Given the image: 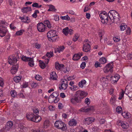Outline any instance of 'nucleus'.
Wrapping results in <instances>:
<instances>
[{
    "label": "nucleus",
    "instance_id": "nucleus-19",
    "mask_svg": "<svg viewBox=\"0 0 132 132\" xmlns=\"http://www.w3.org/2000/svg\"><path fill=\"white\" fill-rule=\"evenodd\" d=\"M127 86L126 87L125 90V94L127 95L130 99L132 100V91H129L127 88Z\"/></svg>",
    "mask_w": 132,
    "mask_h": 132
},
{
    "label": "nucleus",
    "instance_id": "nucleus-22",
    "mask_svg": "<svg viewBox=\"0 0 132 132\" xmlns=\"http://www.w3.org/2000/svg\"><path fill=\"white\" fill-rule=\"evenodd\" d=\"M13 125V123L12 122L9 121L8 122L5 127V129L6 130H9L12 127Z\"/></svg>",
    "mask_w": 132,
    "mask_h": 132
},
{
    "label": "nucleus",
    "instance_id": "nucleus-53",
    "mask_svg": "<svg viewBox=\"0 0 132 132\" xmlns=\"http://www.w3.org/2000/svg\"><path fill=\"white\" fill-rule=\"evenodd\" d=\"M36 79L38 81H40L42 79V77L39 75H37L35 76Z\"/></svg>",
    "mask_w": 132,
    "mask_h": 132
},
{
    "label": "nucleus",
    "instance_id": "nucleus-63",
    "mask_svg": "<svg viewBox=\"0 0 132 132\" xmlns=\"http://www.w3.org/2000/svg\"><path fill=\"white\" fill-rule=\"evenodd\" d=\"M35 47L37 49L39 48L40 47V45L37 43L35 44Z\"/></svg>",
    "mask_w": 132,
    "mask_h": 132
},
{
    "label": "nucleus",
    "instance_id": "nucleus-40",
    "mask_svg": "<svg viewBox=\"0 0 132 132\" xmlns=\"http://www.w3.org/2000/svg\"><path fill=\"white\" fill-rule=\"evenodd\" d=\"M89 110L90 109L88 108H82L80 110V111L83 112H87L89 111Z\"/></svg>",
    "mask_w": 132,
    "mask_h": 132
},
{
    "label": "nucleus",
    "instance_id": "nucleus-28",
    "mask_svg": "<svg viewBox=\"0 0 132 132\" xmlns=\"http://www.w3.org/2000/svg\"><path fill=\"white\" fill-rule=\"evenodd\" d=\"M86 82V81L85 79H82L79 82L78 85L80 87L82 88L83 87L84 85L85 84Z\"/></svg>",
    "mask_w": 132,
    "mask_h": 132
},
{
    "label": "nucleus",
    "instance_id": "nucleus-29",
    "mask_svg": "<svg viewBox=\"0 0 132 132\" xmlns=\"http://www.w3.org/2000/svg\"><path fill=\"white\" fill-rule=\"evenodd\" d=\"M28 61H29L28 63L29 66L31 67H33L34 66V63L33 58H30Z\"/></svg>",
    "mask_w": 132,
    "mask_h": 132
},
{
    "label": "nucleus",
    "instance_id": "nucleus-35",
    "mask_svg": "<svg viewBox=\"0 0 132 132\" xmlns=\"http://www.w3.org/2000/svg\"><path fill=\"white\" fill-rule=\"evenodd\" d=\"M127 27V26L125 24L122 23L120 26V29L121 31H123L126 29Z\"/></svg>",
    "mask_w": 132,
    "mask_h": 132
},
{
    "label": "nucleus",
    "instance_id": "nucleus-24",
    "mask_svg": "<svg viewBox=\"0 0 132 132\" xmlns=\"http://www.w3.org/2000/svg\"><path fill=\"white\" fill-rule=\"evenodd\" d=\"M113 17L114 18L113 19H110L112 22L115 23L119 21L120 17L119 16V15L117 16H113Z\"/></svg>",
    "mask_w": 132,
    "mask_h": 132
},
{
    "label": "nucleus",
    "instance_id": "nucleus-58",
    "mask_svg": "<svg viewBox=\"0 0 132 132\" xmlns=\"http://www.w3.org/2000/svg\"><path fill=\"white\" fill-rule=\"evenodd\" d=\"M123 95L124 93L123 92V91L120 94L119 97L118 98V99L119 100H121L123 96Z\"/></svg>",
    "mask_w": 132,
    "mask_h": 132
},
{
    "label": "nucleus",
    "instance_id": "nucleus-7",
    "mask_svg": "<svg viewBox=\"0 0 132 132\" xmlns=\"http://www.w3.org/2000/svg\"><path fill=\"white\" fill-rule=\"evenodd\" d=\"M113 64L112 62L110 63L107 65L104 68L103 71L105 73H106L109 71L111 72H113L112 68L113 67Z\"/></svg>",
    "mask_w": 132,
    "mask_h": 132
},
{
    "label": "nucleus",
    "instance_id": "nucleus-17",
    "mask_svg": "<svg viewBox=\"0 0 132 132\" xmlns=\"http://www.w3.org/2000/svg\"><path fill=\"white\" fill-rule=\"evenodd\" d=\"M35 115L33 113H27L26 114V117L28 120L31 121H34V118L35 117Z\"/></svg>",
    "mask_w": 132,
    "mask_h": 132
},
{
    "label": "nucleus",
    "instance_id": "nucleus-45",
    "mask_svg": "<svg viewBox=\"0 0 132 132\" xmlns=\"http://www.w3.org/2000/svg\"><path fill=\"white\" fill-rule=\"evenodd\" d=\"M79 37V35L78 34H75L72 40L74 42H76L78 40Z\"/></svg>",
    "mask_w": 132,
    "mask_h": 132
},
{
    "label": "nucleus",
    "instance_id": "nucleus-41",
    "mask_svg": "<svg viewBox=\"0 0 132 132\" xmlns=\"http://www.w3.org/2000/svg\"><path fill=\"white\" fill-rule=\"evenodd\" d=\"M39 13V12L38 10H35L34 13H33L32 15V17L34 18H36L37 16V13Z\"/></svg>",
    "mask_w": 132,
    "mask_h": 132
},
{
    "label": "nucleus",
    "instance_id": "nucleus-21",
    "mask_svg": "<svg viewBox=\"0 0 132 132\" xmlns=\"http://www.w3.org/2000/svg\"><path fill=\"white\" fill-rule=\"evenodd\" d=\"M82 55V53H79L77 54H75L73 56L72 59L75 60H77L80 59L81 56Z\"/></svg>",
    "mask_w": 132,
    "mask_h": 132
},
{
    "label": "nucleus",
    "instance_id": "nucleus-43",
    "mask_svg": "<svg viewBox=\"0 0 132 132\" xmlns=\"http://www.w3.org/2000/svg\"><path fill=\"white\" fill-rule=\"evenodd\" d=\"M60 17V18L63 20H69L70 19V18L68 15H67L65 16H61Z\"/></svg>",
    "mask_w": 132,
    "mask_h": 132
},
{
    "label": "nucleus",
    "instance_id": "nucleus-48",
    "mask_svg": "<svg viewBox=\"0 0 132 132\" xmlns=\"http://www.w3.org/2000/svg\"><path fill=\"white\" fill-rule=\"evenodd\" d=\"M24 31L22 29L20 30L17 31L16 32V34L17 35H20L22 34Z\"/></svg>",
    "mask_w": 132,
    "mask_h": 132
},
{
    "label": "nucleus",
    "instance_id": "nucleus-60",
    "mask_svg": "<svg viewBox=\"0 0 132 132\" xmlns=\"http://www.w3.org/2000/svg\"><path fill=\"white\" fill-rule=\"evenodd\" d=\"M54 20L56 21H58L59 20V16L57 15H54Z\"/></svg>",
    "mask_w": 132,
    "mask_h": 132
},
{
    "label": "nucleus",
    "instance_id": "nucleus-11",
    "mask_svg": "<svg viewBox=\"0 0 132 132\" xmlns=\"http://www.w3.org/2000/svg\"><path fill=\"white\" fill-rule=\"evenodd\" d=\"M47 37L49 38V40L53 37L56 36V31L54 30H51L49 31L47 34Z\"/></svg>",
    "mask_w": 132,
    "mask_h": 132
},
{
    "label": "nucleus",
    "instance_id": "nucleus-26",
    "mask_svg": "<svg viewBox=\"0 0 132 132\" xmlns=\"http://www.w3.org/2000/svg\"><path fill=\"white\" fill-rule=\"evenodd\" d=\"M33 119H34V121H33L38 122L41 121L42 118L39 116H35V117Z\"/></svg>",
    "mask_w": 132,
    "mask_h": 132
},
{
    "label": "nucleus",
    "instance_id": "nucleus-15",
    "mask_svg": "<svg viewBox=\"0 0 132 132\" xmlns=\"http://www.w3.org/2000/svg\"><path fill=\"white\" fill-rule=\"evenodd\" d=\"M19 18L21 19L22 22L28 23L30 22V20L29 17L26 16H23L22 17L20 16Z\"/></svg>",
    "mask_w": 132,
    "mask_h": 132
},
{
    "label": "nucleus",
    "instance_id": "nucleus-13",
    "mask_svg": "<svg viewBox=\"0 0 132 132\" xmlns=\"http://www.w3.org/2000/svg\"><path fill=\"white\" fill-rule=\"evenodd\" d=\"M94 118L90 117L85 118L84 121L85 124L89 125L94 122Z\"/></svg>",
    "mask_w": 132,
    "mask_h": 132
},
{
    "label": "nucleus",
    "instance_id": "nucleus-55",
    "mask_svg": "<svg viewBox=\"0 0 132 132\" xmlns=\"http://www.w3.org/2000/svg\"><path fill=\"white\" fill-rule=\"evenodd\" d=\"M126 33L127 35H129L131 33V30L130 28L128 27L126 30Z\"/></svg>",
    "mask_w": 132,
    "mask_h": 132
},
{
    "label": "nucleus",
    "instance_id": "nucleus-42",
    "mask_svg": "<svg viewBox=\"0 0 132 132\" xmlns=\"http://www.w3.org/2000/svg\"><path fill=\"white\" fill-rule=\"evenodd\" d=\"M57 48L58 50H57L58 51V52L60 53L64 50L65 48V47L64 46H59L57 47Z\"/></svg>",
    "mask_w": 132,
    "mask_h": 132
},
{
    "label": "nucleus",
    "instance_id": "nucleus-4",
    "mask_svg": "<svg viewBox=\"0 0 132 132\" xmlns=\"http://www.w3.org/2000/svg\"><path fill=\"white\" fill-rule=\"evenodd\" d=\"M99 16L102 23L106 24L108 23V18L106 12L104 11L102 12L100 14Z\"/></svg>",
    "mask_w": 132,
    "mask_h": 132
},
{
    "label": "nucleus",
    "instance_id": "nucleus-46",
    "mask_svg": "<svg viewBox=\"0 0 132 132\" xmlns=\"http://www.w3.org/2000/svg\"><path fill=\"white\" fill-rule=\"evenodd\" d=\"M59 101V99L57 97L55 98H54L51 99V102H54L55 103H57Z\"/></svg>",
    "mask_w": 132,
    "mask_h": 132
},
{
    "label": "nucleus",
    "instance_id": "nucleus-14",
    "mask_svg": "<svg viewBox=\"0 0 132 132\" xmlns=\"http://www.w3.org/2000/svg\"><path fill=\"white\" fill-rule=\"evenodd\" d=\"M55 66L56 69L58 70L62 71L64 69V66L63 64H60L58 62H56L55 63Z\"/></svg>",
    "mask_w": 132,
    "mask_h": 132
},
{
    "label": "nucleus",
    "instance_id": "nucleus-8",
    "mask_svg": "<svg viewBox=\"0 0 132 132\" xmlns=\"http://www.w3.org/2000/svg\"><path fill=\"white\" fill-rule=\"evenodd\" d=\"M37 27L38 31L40 32H44L46 28V26L42 22L38 23Z\"/></svg>",
    "mask_w": 132,
    "mask_h": 132
},
{
    "label": "nucleus",
    "instance_id": "nucleus-2",
    "mask_svg": "<svg viewBox=\"0 0 132 132\" xmlns=\"http://www.w3.org/2000/svg\"><path fill=\"white\" fill-rule=\"evenodd\" d=\"M55 127L58 129L64 131L67 129V125L65 123L61 121L57 120L54 123Z\"/></svg>",
    "mask_w": 132,
    "mask_h": 132
},
{
    "label": "nucleus",
    "instance_id": "nucleus-52",
    "mask_svg": "<svg viewBox=\"0 0 132 132\" xmlns=\"http://www.w3.org/2000/svg\"><path fill=\"white\" fill-rule=\"evenodd\" d=\"M28 86V83L24 82L21 86V88H26Z\"/></svg>",
    "mask_w": 132,
    "mask_h": 132
},
{
    "label": "nucleus",
    "instance_id": "nucleus-12",
    "mask_svg": "<svg viewBox=\"0 0 132 132\" xmlns=\"http://www.w3.org/2000/svg\"><path fill=\"white\" fill-rule=\"evenodd\" d=\"M118 15V13L114 10H110L108 13V16L109 19H113L114 18L113 16Z\"/></svg>",
    "mask_w": 132,
    "mask_h": 132
},
{
    "label": "nucleus",
    "instance_id": "nucleus-33",
    "mask_svg": "<svg viewBox=\"0 0 132 132\" xmlns=\"http://www.w3.org/2000/svg\"><path fill=\"white\" fill-rule=\"evenodd\" d=\"M21 77L19 76L15 77L14 78V81L16 82H18L20 81Z\"/></svg>",
    "mask_w": 132,
    "mask_h": 132
},
{
    "label": "nucleus",
    "instance_id": "nucleus-57",
    "mask_svg": "<svg viewBox=\"0 0 132 132\" xmlns=\"http://www.w3.org/2000/svg\"><path fill=\"white\" fill-rule=\"evenodd\" d=\"M33 112L36 115H38L39 113V111L37 108L33 110Z\"/></svg>",
    "mask_w": 132,
    "mask_h": 132
},
{
    "label": "nucleus",
    "instance_id": "nucleus-5",
    "mask_svg": "<svg viewBox=\"0 0 132 132\" xmlns=\"http://www.w3.org/2000/svg\"><path fill=\"white\" fill-rule=\"evenodd\" d=\"M32 6L34 7H35L36 8H55V7L53 5L51 4H47L43 6H42V5H39L38 4L36 3H33L32 5Z\"/></svg>",
    "mask_w": 132,
    "mask_h": 132
},
{
    "label": "nucleus",
    "instance_id": "nucleus-31",
    "mask_svg": "<svg viewBox=\"0 0 132 132\" xmlns=\"http://www.w3.org/2000/svg\"><path fill=\"white\" fill-rule=\"evenodd\" d=\"M116 96H114L113 97H111L110 100V103L112 104H114L116 100Z\"/></svg>",
    "mask_w": 132,
    "mask_h": 132
},
{
    "label": "nucleus",
    "instance_id": "nucleus-10",
    "mask_svg": "<svg viewBox=\"0 0 132 132\" xmlns=\"http://www.w3.org/2000/svg\"><path fill=\"white\" fill-rule=\"evenodd\" d=\"M62 82L61 86L59 87L60 89L62 90L65 89L68 86V81L67 80L63 79L62 80Z\"/></svg>",
    "mask_w": 132,
    "mask_h": 132
},
{
    "label": "nucleus",
    "instance_id": "nucleus-39",
    "mask_svg": "<svg viewBox=\"0 0 132 132\" xmlns=\"http://www.w3.org/2000/svg\"><path fill=\"white\" fill-rule=\"evenodd\" d=\"M11 94L13 97H16L17 95L16 92L14 90H12L11 92Z\"/></svg>",
    "mask_w": 132,
    "mask_h": 132
},
{
    "label": "nucleus",
    "instance_id": "nucleus-54",
    "mask_svg": "<svg viewBox=\"0 0 132 132\" xmlns=\"http://www.w3.org/2000/svg\"><path fill=\"white\" fill-rule=\"evenodd\" d=\"M113 40L114 42H118L120 40V39L119 37H116L113 38Z\"/></svg>",
    "mask_w": 132,
    "mask_h": 132
},
{
    "label": "nucleus",
    "instance_id": "nucleus-30",
    "mask_svg": "<svg viewBox=\"0 0 132 132\" xmlns=\"http://www.w3.org/2000/svg\"><path fill=\"white\" fill-rule=\"evenodd\" d=\"M50 122L48 120H46L44 122V128H46L50 126Z\"/></svg>",
    "mask_w": 132,
    "mask_h": 132
},
{
    "label": "nucleus",
    "instance_id": "nucleus-37",
    "mask_svg": "<svg viewBox=\"0 0 132 132\" xmlns=\"http://www.w3.org/2000/svg\"><path fill=\"white\" fill-rule=\"evenodd\" d=\"M39 66L42 69H44L45 67V65L43 61L40 60Z\"/></svg>",
    "mask_w": 132,
    "mask_h": 132
},
{
    "label": "nucleus",
    "instance_id": "nucleus-6",
    "mask_svg": "<svg viewBox=\"0 0 132 132\" xmlns=\"http://www.w3.org/2000/svg\"><path fill=\"white\" fill-rule=\"evenodd\" d=\"M89 43L88 39H86L85 40L84 44L83 46V51H84L87 52L90 50Z\"/></svg>",
    "mask_w": 132,
    "mask_h": 132
},
{
    "label": "nucleus",
    "instance_id": "nucleus-64",
    "mask_svg": "<svg viewBox=\"0 0 132 132\" xmlns=\"http://www.w3.org/2000/svg\"><path fill=\"white\" fill-rule=\"evenodd\" d=\"M68 34H69L70 35H71L73 34V30L71 29H68Z\"/></svg>",
    "mask_w": 132,
    "mask_h": 132
},
{
    "label": "nucleus",
    "instance_id": "nucleus-59",
    "mask_svg": "<svg viewBox=\"0 0 132 132\" xmlns=\"http://www.w3.org/2000/svg\"><path fill=\"white\" fill-rule=\"evenodd\" d=\"M4 84L3 79L2 78L0 77V86L2 87Z\"/></svg>",
    "mask_w": 132,
    "mask_h": 132
},
{
    "label": "nucleus",
    "instance_id": "nucleus-51",
    "mask_svg": "<svg viewBox=\"0 0 132 132\" xmlns=\"http://www.w3.org/2000/svg\"><path fill=\"white\" fill-rule=\"evenodd\" d=\"M31 11V9H22V12L24 13H26L29 11Z\"/></svg>",
    "mask_w": 132,
    "mask_h": 132
},
{
    "label": "nucleus",
    "instance_id": "nucleus-1",
    "mask_svg": "<svg viewBox=\"0 0 132 132\" xmlns=\"http://www.w3.org/2000/svg\"><path fill=\"white\" fill-rule=\"evenodd\" d=\"M88 94L87 93L81 90H78L76 92L75 95L76 96L74 98H72L70 100V102L73 104L79 103L81 102L83 98Z\"/></svg>",
    "mask_w": 132,
    "mask_h": 132
},
{
    "label": "nucleus",
    "instance_id": "nucleus-9",
    "mask_svg": "<svg viewBox=\"0 0 132 132\" xmlns=\"http://www.w3.org/2000/svg\"><path fill=\"white\" fill-rule=\"evenodd\" d=\"M7 30L6 27L3 25H1L0 27V36L3 37L5 36Z\"/></svg>",
    "mask_w": 132,
    "mask_h": 132
},
{
    "label": "nucleus",
    "instance_id": "nucleus-27",
    "mask_svg": "<svg viewBox=\"0 0 132 132\" xmlns=\"http://www.w3.org/2000/svg\"><path fill=\"white\" fill-rule=\"evenodd\" d=\"M122 115L123 117L126 118H129L130 117V113L127 112H123L122 113Z\"/></svg>",
    "mask_w": 132,
    "mask_h": 132
},
{
    "label": "nucleus",
    "instance_id": "nucleus-56",
    "mask_svg": "<svg viewBox=\"0 0 132 132\" xmlns=\"http://www.w3.org/2000/svg\"><path fill=\"white\" fill-rule=\"evenodd\" d=\"M95 66L97 68L98 67H101V65L100 63L98 62H96L95 64Z\"/></svg>",
    "mask_w": 132,
    "mask_h": 132
},
{
    "label": "nucleus",
    "instance_id": "nucleus-18",
    "mask_svg": "<svg viewBox=\"0 0 132 132\" xmlns=\"http://www.w3.org/2000/svg\"><path fill=\"white\" fill-rule=\"evenodd\" d=\"M59 94V93L57 92H53L52 93V94L50 96L48 99V101L51 102V99L55 98L57 97Z\"/></svg>",
    "mask_w": 132,
    "mask_h": 132
},
{
    "label": "nucleus",
    "instance_id": "nucleus-3",
    "mask_svg": "<svg viewBox=\"0 0 132 132\" xmlns=\"http://www.w3.org/2000/svg\"><path fill=\"white\" fill-rule=\"evenodd\" d=\"M18 55V54L15 55L13 54L9 57L8 59V62L10 64L13 66L16 65L17 61V58H19Z\"/></svg>",
    "mask_w": 132,
    "mask_h": 132
},
{
    "label": "nucleus",
    "instance_id": "nucleus-50",
    "mask_svg": "<svg viewBox=\"0 0 132 132\" xmlns=\"http://www.w3.org/2000/svg\"><path fill=\"white\" fill-rule=\"evenodd\" d=\"M122 109L121 106H118L116 109V111L119 113H121Z\"/></svg>",
    "mask_w": 132,
    "mask_h": 132
},
{
    "label": "nucleus",
    "instance_id": "nucleus-20",
    "mask_svg": "<svg viewBox=\"0 0 132 132\" xmlns=\"http://www.w3.org/2000/svg\"><path fill=\"white\" fill-rule=\"evenodd\" d=\"M77 123V121L73 119L70 120L68 123V125L70 126H76Z\"/></svg>",
    "mask_w": 132,
    "mask_h": 132
},
{
    "label": "nucleus",
    "instance_id": "nucleus-34",
    "mask_svg": "<svg viewBox=\"0 0 132 132\" xmlns=\"http://www.w3.org/2000/svg\"><path fill=\"white\" fill-rule=\"evenodd\" d=\"M68 28L66 27L63 29L62 30V32L66 36L68 35Z\"/></svg>",
    "mask_w": 132,
    "mask_h": 132
},
{
    "label": "nucleus",
    "instance_id": "nucleus-61",
    "mask_svg": "<svg viewBox=\"0 0 132 132\" xmlns=\"http://www.w3.org/2000/svg\"><path fill=\"white\" fill-rule=\"evenodd\" d=\"M86 66V63L85 62L82 63L80 65V67L82 69H84Z\"/></svg>",
    "mask_w": 132,
    "mask_h": 132
},
{
    "label": "nucleus",
    "instance_id": "nucleus-36",
    "mask_svg": "<svg viewBox=\"0 0 132 132\" xmlns=\"http://www.w3.org/2000/svg\"><path fill=\"white\" fill-rule=\"evenodd\" d=\"M99 61L101 63L104 64L106 62V60L105 57H102L100 59Z\"/></svg>",
    "mask_w": 132,
    "mask_h": 132
},
{
    "label": "nucleus",
    "instance_id": "nucleus-32",
    "mask_svg": "<svg viewBox=\"0 0 132 132\" xmlns=\"http://www.w3.org/2000/svg\"><path fill=\"white\" fill-rule=\"evenodd\" d=\"M121 126L122 128L124 129H127L129 127L128 124L125 122H123L121 123Z\"/></svg>",
    "mask_w": 132,
    "mask_h": 132
},
{
    "label": "nucleus",
    "instance_id": "nucleus-62",
    "mask_svg": "<svg viewBox=\"0 0 132 132\" xmlns=\"http://www.w3.org/2000/svg\"><path fill=\"white\" fill-rule=\"evenodd\" d=\"M107 79L105 77H103L100 79V81L102 82H104Z\"/></svg>",
    "mask_w": 132,
    "mask_h": 132
},
{
    "label": "nucleus",
    "instance_id": "nucleus-49",
    "mask_svg": "<svg viewBox=\"0 0 132 132\" xmlns=\"http://www.w3.org/2000/svg\"><path fill=\"white\" fill-rule=\"evenodd\" d=\"M38 84L37 83L33 82L31 84V86L33 88H35L38 86Z\"/></svg>",
    "mask_w": 132,
    "mask_h": 132
},
{
    "label": "nucleus",
    "instance_id": "nucleus-25",
    "mask_svg": "<svg viewBox=\"0 0 132 132\" xmlns=\"http://www.w3.org/2000/svg\"><path fill=\"white\" fill-rule=\"evenodd\" d=\"M57 76L55 73L54 72H53L51 73L50 78L51 79L53 80H56Z\"/></svg>",
    "mask_w": 132,
    "mask_h": 132
},
{
    "label": "nucleus",
    "instance_id": "nucleus-23",
    "mask_svg": "<svg viewBox=\"0 0 132 132\" xmlns=\"http://www.w3.org/2000/svg\"><path fill=\"white\" fill-rule=\"evenodd\" d=\"M18 68V64H16V65L13 66V67L12 69L11 70V73L12 74L15 73L17 71Z\"/></svg>",
    "mask_w": 132,
    "mask_h": 132
},
{
    "label": "nucleus",
    "instance_id": "nucleus-47",
    "mask_svg": "<svg viewBox=\"0 0 132 132\" xmlns=\"http://www.w3.org/2000/svg\"><path fill=\"white\" fill-rule=\"evenodd\" d=\"M59 38H58L57 35L51 38L50 39V41L52 40V42H54L56 41V40H57Z\"/></svg>",
    "mask_w": 132,
    "mask_h": 132
},
{
    "label": "nucleus",
    "instance_id": "nucleus-44",
    "mask_svg": "<svg viewBox=\"0 0 132 132\" xmlns=\"http://www.w3.org/2000/svg\"><path fill=\"white\" fill-rule=\"evenodd\" d=\"M46 56L48 57H51L53 56V51H51L49 52H47L46 54Z\"/></svg>",
    "mask_w": 132,
    "mask_h": 132
},
{
    "label": "nucleus",
    "instance_id": "nucleus-38",
    "mask_svg": "<svg viewBox=\"0 0 132 132\" xmlns=\"http://www.w3.org/2000/svg\"><path fill=\"white\" fill-rule=\"evenodd\" d=\"M30 58V57H27L26 56L23 55L22 56L21 59L23 61L27 62L29 60Z\"/></svg>",
    "mask_w": 132,
    "mask_h": 132
},
{
    "label": "nucleus",
    "instance_id": "nucleus-16",
    "mask_svg": "<svg viewBox=\"0 0 132 132\" xmlns=\"http://www.w3.org/2000/svg\"><path fill=\"white\" fill-rule=\"evenodd\" d=\"M110 78L111 79V80H112L111 82L113 84L116 83L120 78L119 75H114L113 77L111 76Z\"/></svg>",
    "mask_w": 132,
    "mask_h": 132
}]
</instances>
